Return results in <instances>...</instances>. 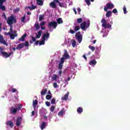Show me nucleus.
Wrapping results in <instances>:
<instances>
[{
  "instance_id": "1",
  "label": "nucleus",
  "mask_w": 130,
  "mask_h": 130,
  "mask_svg": "<svg viewBox=\"0 0 130 130\" xmlns=\"http://www.w3.org/2000/svg\"><path fill=\"white\" fill-rule=\"evenodd\" d=\"M89 27H90V20H88L87 23L84 21L80 24V28L83 31H86Z\"/></svg>"
},
{
  "instance_id": "2",
  "label": "nucleus",
  "mask_w": 130,
  "mask_h": 130,
  "mask_svg": "<svg viewBox=\"0 0 130 130\" xmlns=\"http://www.w3.org/2000/svg\"><path fill=\"white\" fill-rule=\"evenodd\" d=\"M6 21L8 25H13L14 23H16L17 22V20H16V18H15V17L13 15L8 17Z\"/></svg>"
},
{
  "instance_id": "3",
  "label": "nucleus",
  "mask_w": 130,
  "mask_h": 130,
  "mask_svg": "<svg viewBox=\"0 0 130 130\" xmlns=\"http://www.w3.org/2000/svg\"><path fill=\"white\" fill-rule=\"evenodd\" d=\"M106 6L104 8L105 12H108V10H112L114 8V5L111 3H107Z\"/></svg>"
},
{
  "instance_id": "4",
  "label": "nucleus",
  "mask_w": 130,
  "mask_h": 130,
  "mask_svg": "<svg viewBox=\"0 0 130 130\" xmlns=\"http://www.w3.org/2000/svg\"><path fill=\"white\" fill-rule=\"evenodd\" d=\"M24 46L25 47H28V46H29V42H25V43H22L18 44L16 47V49L19 50L21 48H23Z\"/></svg>"
},
{
  "instance_id": "5",
  "label": "nucleus",
  "mask_w": 130,
  "mask_h": 130,
  "mask_svg": "<svg viewBox=\"0 0 130 130\" xmlns=\"http://www.w3.org/2000/svg\"><path fill=\"white\" fill-rule=\"evenodd\" d=\"M75 37L76 40H77L79 43L82 42V40H83V36L81 35L80 31H78L76 34Z\"/></svg>"
},
{
  "instance_id": "6",
  "label": "nucleus",
  "mask_w": 130,
  "mask_h": 130,
  "mask_svg": "<svg viewBox=\"0 0 130 130\" xmlns=\"http://www.w3.org/2000/svg\"><path fill=\"white\" fill-rule=\"evenodd\" d=\"M65 60L66 59L64 58V57H62L61 58L60 62L58 64V69H59L60 70H61V69L63 68V63H64Z\"/></svg>"
},
{
  "instance_id": "7",
  "label": "nucleus",
  "mask_w": 130,
  "mask_h": 130,
  "mask_svg": "<svg viewBox=\"0 0 130 130\" xmlns=\"http://www.w3.org/2000/svg\"><path fill=\"white\" fill-rule=\"evenodd\" d=\"M48 27H49V28L53 27L54 29H55L57 27V22L56 21H52L48 24Z\"/></svg>"
},
{
  "instance_id": "8",
  "label": "nucleus",
  "mask_w": 130,
  "mask_h": 130,
  "mask_svg": "<svg viewBox=\"0 0 130 130\" xmlns=\"http://www.w3.org/2000/svg\"><path fill=\"white\" fill-rule=\"evenodd\" d=\"M65 59H70L71 58V56L69 54V52L67 50H64V54L63 55V57Z\"/></svg>"
},
{
  "instance_id": "9",
  "label": "nucleus",
  "mask_w": 130,
  "mask_h": 130,
  "mask_svg": "<svg viewBox=\"0 0 130 130\" xmlns=\"http://www.w3.org/2000/svg\"><path fill=\"white\" fill-rule=\"evenodd\" d=\"M1 52L3 56L5 57L6 58H8V57H10L12 55V54H13V53H9V54H8L7 52L1 51Z\"/></svg>"
},
{
  "instance_id": "10",
  "label": "nucleus",
  "mask_w": 130,
  "mask_h": 130,
  "mask_svg": "<svg viewBox=\"0 0 130 130\" xmlns=\"http://www.w3.org/2000/svg\"><path fill=\"white\" fill-rule=\"evenodd\" d=\"M55 3H56V0H53V2H51L49 4L50 8H52V9H56V8H57V6H56Z\"/></svg>"
},
{
  "instance_id": "11",
  "label": "nucleus",
  "mask_w": 130,
  "mask_h": 130,
  "mask_svg": "<svg viewBox=\"0 0 130 130\" xmlns=\"http://www.w3.org/2000/svg\"><path fill=\"white\" fill-rule=\"evenodd\" d=\"M21 123H22V117H19L17 118L16 122V126H20V125H21Z\"/></svg>"
},
{
  "instance_id": "12",
  "label": "nucleus",
  "mask_w": 130,
  "mask_h": 130,
  "mask_svg": "<svg viewBox=\"0 0 130 130\" xmlns=\"http://www.w3.org/2000/svg\"><path fill=\"white\" fill-rule=\"evenodd\" d=\"M17 111H18V109L14 108L13 107H12L10 109V113L12 114H16Z\"/></svg>"
},
{
  "instance_id": "13",
  "label": "nucleus",
  "mask_w": 130,
  "mask_h": 130,
  "mask_svg": "<svg viewBox=\"0 0 130 130\" xmlns=\"http://www.w3.org/2000/svg\"><path fill=\"white\" fill-rule=\"evenodd\" d=\"M66 114V110L64 109H62L58 113V116H63Z\"/></svg>"
},
{
  "instance_id": "14",
  "label": "nucleus",
  "mask_w": 130,
  "mask_h": 130,
  "mask_svg": "<svg viewBox=\"0 0 130 130\" xmlns=\"http://www.w3.org/2000/svg\"><path fill=\"white\" fill-rule=\"evenodd\" d=\"M49 38V32H47L43 35L42 39L45 40H47Z\"/></svg>"
},
{
  "instance_id": "15",
  "label": "nucleus",
  "mask_w": 130,
  "mask_h": 130,
  "mask_svg": "<svg viewBox=\"0 0 130 130\" xmlns=\"http://www.w3.org/2000/svg\"><path fill=\"white\" fill-rule=\"evenodd\" d=\"M0 43L4 44V45H8V44L5 42V40H4V37L2 35H0Z\"/></svg>"
},
{
  "instance_id": "16",
  "label": "nucleus",
  "mask_w": 130,
  "mask_h": 130,
  "mask_svg": "<svg viewBox=\"0 0 130 130\" xmlns=\"http://www.w3.org/2000/svg\"><path fill=\"white\" fill-rule=\"evenodd\" d=\"M4 3H6V2H3L0 3V10H2L3 12L6 11V7L3 5Z\"/></svg>"
},
{
  "instance_id": "17",
  "label": "nucleus",
  "mask_w": 130,
  "mask_h": 130,
  "mask_svg": "<svg viewBox=\"0 0 130 130\" xmlns=\"http://www.w3.org/2000/svg\"><path fill=\"white\" fill-rule=\"evenodd\" d=\"M37 104H38V101H37V100H34L32 102V106L35 110H36V106H37Z\"/></svg>"
},
{
  "instance_id": "18",
  "label": "nucleus",
  "mask_w": 130,
  "mask_h": 130,
  "mask_svg": "<svg viewBox=\"0 0 130 130\" xmlns=\"http://www.w3.org/2000/svg\"><path fill=\"white\" fill-rule=\"evenodd\" d=\"M27 37V34H24L19 39V41H25V38Z\"/></svg>"
},
{
  "instance_id": "19",
  "label": "nucleus",
  "mask_w": 130,
  "mask_h": 130,
  "mask_svg": "<svg viewBox=\"0 0 130 130\" xmlns=\"http://www.w3.org/2000/svg\"><path fill=\"white\" fill-rule=\"evenodd\" d=\"M6 124L7 125H9V126H10V127H14V123H13V122H12L11 120L10 121H8L6 122Z\"/></svg>"
},
{
  "instance_id": "20",
  "label": "nucleus",
  "mask_w": 130,
  "mask_h": 130,
  "mask_svg": "<svg viewBox=\"0 0 130 130\" xmlns=\"http://www.w3.org/2000/svg\"><path fill=\"white\" fill-rule=\"evenodd\" d=\"M69 98V92L67 94H66L63 96L61 98V100L63 101H67L68 100V99Z\"/></svg>"
},
{
  "instance_id": "21",
  "label": "nucleus",
  "mask_w": 130,
  "mask_h": 130,
  "mask_svg": "<svg viewBox=\"0 0 130 130\" xmlns=\"http://www.w3.org/2000/svg\"><path fill=\"white\" fill-rule=\"evenodd\" d=\"M18 36V34H10V39H12V40H14L15 39V37H17Z\"/></svg>"
},
{
  "instance_id": "22",
  "label": "nucleus",
  "mask_w": 130,
  "mask_h": 130,
  "mask_svg": "<svg viewBox=\"0 0 130 130\" xmlns=\"http://www.w3.org/2000/svg\"><path fill=\"white\" fill-rule=\"evenodd\" d=\"M46 93H47V88L42 89L41 91V95L43 96L44 95H45Z\"/></svg>"
},
{
  "instance_id": "23",
  "label": "nucleus",
  "mask_w": 130,
  "mask_h": 130,
  "mask_svg": "<svg viewBox=\"0 0 130 130\" xmlns=\"http://www.w3.org/2000/svg\"><path fill=\"white\" fill-rule=\"evenodd\" d=\"M77 112L78 113L81 114L83 112V108L79 107L77 109Z\"/></svg>"
},
{
  "instance_id": "24",
  "label": "nucleus",
  "mask_w": 130,
  "mask_h": 130,
  "mask_svg": "<svg viewBox=\"0 0 130 130\" xmlns=\"http://www.w3.org/2000/svg\"><path fill=\"white\" fill-rule=\"evenodd\" d=\"M45 126H46V123L45 122H42L41 125V129L42 130L44 129V128H45Z\"/></svg>"
},
{
  "instance_id": "25",
  "label": "nucleus",
  "mask_w": 130,
  "mask_h": 130,
  "mask_svg": "<svg viewBox=\"0 0 130 130\" xmlns=\"http://www.w3.org/2000/svg\"><path fill=\"white\" fill-rule=\"evenodd\" d=\"M42 35V30H39L38 32V34L37 35L36 37L37 38H38V39H39V38H40V37H41V35Z\"/></svg>"
},
{
  "instance_id": "26",
  "label": "nucleus",
  "mask_w": 130,
  "mask_h": 130,
  "mask_svg": "<svg viewBox=\"0 0 130 130\" xmlns=\"http://www.w3.org/2000/svg\"><path fill=\"white\" fill-rule=\"evenodd\" d=\"M35 27L36 28V30H39L40 29V25L38 22H36L35 24Z\"/></svg>"
},
{
  "instance_id": "27",
  "label": "nucleus",
  "mask_w": 130,
  "mask_h": 130,
  "mask_svg": "<svg viewBox=\"0 0 130 130\" xmlns=\"http://www.w3.org/2000/svg\"><path fill=\"white\" fill-rule=\"evenodd\" d=\"M89 64L90 66H95L97 63V61H96L95 60H92L89 62Z\"/></svg>"
},
{
  "instance_id": "28",
  "label": "nucleus",
  "mask_w": 130,
  "mask_h": 130,
  "mask_svg": "<svg viewBox=\"0 0 130 130\" xmlns=\"http://www.w3.org/2000/svg\"><path fill=\"white\" fill-rule=\"evenodd\" d=\"M44 15H40L39 16V21L40 22H41V21H43V20H44Z\"/></svg>"
},
{
  "instance_id": "29",
  "label": "nucleus",
  "mask_w": 130,
  "mask_h": 130,
  "mask_svg": "<svg viewBox=\"0 0 130 130\" xmlns=\"http://www.w3.org/2000/svg\"><path fill=\"white\" fill-rule=\"evenodd\" d=\"M37 4L38 6H43V1L41 0H37Z\"/></svg>"
},
{
  "instance_id": "30",
  "label": "nucleus",
  "mask_w": 130,
  "mask_h": 130,
  "mask_svg": "<svg viewBox=\"0 0 130 130\" xmlns=\"http://www.w3.org/2000/svg\"><path fill=\"white\" fill-rule=\"evenodd\" d=\"M56 2L57 4H58V6H59L60 8H64L63 4L60 3L59 0H56Z\"/></svg>"
},
{
  "instance_id": "31",
  "label": "nucleus",
  "mask_w": 130,
  "mask_h": 130,
  "mask_svg": "<svg viewBox=\"0 0 130 130\" xmlns=\"http://www.w3.org/2000/svg\"><path fill=\"white\" fill-rule=\"evenodd\" d=\"M51 79L52 81H56V80H57V75H56V74H53Z\"/></svg>"
},
{
  "instance_id": "32",
  "label": "nucleus",
  "mask_w": 130,
  "mask_h": 130,
  "mask_svg": "<svg viewBox=\"0 0 130 130\" xmlns=\"http://www.w3.org/2000/svg\"><path fill=\"white\" fill-rule=\"evenodd\" d=\"M112 14V12H111V11H109L107 12L106 16L107 18H109V17H110V16H111Z\"/></svg>"
},
{
  "instance_id": "33",
  "label": "nucleus",
  "mask_w": 130,
  "mask_h": 130,
  "mask_svg": "<svg viewBox=\"0 0 130 130\" xmlns=\"http://www.w3.org/2000/svg\"><path fill=\"white\" fill-rule=\"evenodd\" d=\"M56 21L58 24H62V23L63 22V21H62V19H61V18H58Z\"/></svg>"
},
{
  "instance_id": "34",
  "label": "nucleus",
  "mask_w": 130,
  "mask_h": 130,
  "mask_svg": "<svg viewBox=\"0 0 130 130\" xmlns=\"http://www.w3.org/2000/svg\"><path fill=\"white\" fill-rule=\"evenodd\" d=\"M80 29H81V27H80V26H78V25H76L74 27V31H79V30H80Z\"/></svg>"
},
{
  "instance_id": "35",
  "label": "nucleus",
  "mask_w": 130,
  "mask_h": 130,
  "mask_svg": "<svg viewBox=\"0 0 130 130\" xmlns=\"http://www.w3.org/2000/svg\"><path fill=\"white\" fill-rule=\"evenodd\" d=\"M28 9L29 10H35L37 7L36 6H34V5H31V7H28Z\"/></svg>"
},
{
  "instance_id": "36",
  "label": "nucleus",
  "mask_w": 130,
  "mask_h": 130,
  "mask_svg": "<svg viewBox=\"0 0 130 130\" xmlns=\"http://www.w3.org/2000/svg\"><path fill=\"white\" fill-rule=\"evenodd\" d=\"M51 98H52V95H51L50 94H47L46 96V99H47V100H50V99H51Z\"/></svg>"
},
{
  "instance_id": "37",
  "label": "nucleus",
  "mask_w": 130,
  "mask_h": 130,
  "mask_svg": "<svg viewBox=\"0 0 130 130\" xmlns=\"http://www.w3.org/2000/svg\"><path fill=\"white\" fill-rule=\"evenodd\" d=\"M77 22L78 24H81V23H82V22H83V18H78L77 19Z\"/></svg>"
},
{
  "instance_id": "38",
  "label": "nucleus",
  "mask_w": 130,
  "mask_h": 130,
  "mask_svg": "<svg viewBox=\"0 0 130 130\" xmlns=\"http://www.w3.org/2000/svg\"><path fill=\"white\" fill-rule=\"evenodd\" d=\"M88 47L89 49L91 50L92 51H95V47L90 45L88 46Z\"/></svg>"
},
{
  "instance_id": "39",
  "label": "nucleus",
  "mask_w": 130,
  "mask_h": 130,
  "mask_svg": "<svg viewBox=\"0 0 130 130\" xmlns=\"http://www.w3.org/2000/svg\"><path fill=\"white\" fill-rule=\"evenodd\" d=\"M54 109H55V107L54 106H52L50 108L51 112H53V111H54Z\"/></svg>"
},
{
  "instance_id": "40",
  "label": "nucleus",
  "mask_w": 130,
  "mask_h": 130,
  "mask_svg": "<svg viewBox=\"0 0 130 130\" xmlns=\"http://www.w3.org/2000/svg\"><path fill=\"white\" fill-rule=\"evenodd\" d=\"M13 12H14V13H18V12H20V8H17L15 9H14Z\"/></svg>"
},
{
  "instance_id": "41",
  "label": "nucleus",
  "mask_w": 130,
  "mask_h": 130,
  "mask_svg": "<svg viewBox=\"0 0 130 130\" xmlns=\"http://www.w3.org/2000/svg\"><path fill=\"white\" fill-rule=\"evenodd\" d=\"M45 40L43 39H42V40L39 42V44L40 45H43L44 44H45Z\"/></svg>"
},
{
  "instance_id": "42",
  "label": "nucleus",
  "mask_w": 130,
  "mask_h": 130,
  "mask_svg": "<svg viewBox=\"0 0 130 130\" xmlns=\"http://www.w3.org/2000/svg\"><path fill=\"white\" fill-rule=\"evenodd\" d=\"M26 19V14H24V15L21 18V22L23 23L25 22V19Z\"/></svg>"
},
{
  "instance_id": "43",
  "label": "nucleus",
  "mask_w": 130,
  "mask_h": 130,
  "mask_svg": "<svg viewBox=\"0 0 130 130\" xmlns=\"http://www.w3.org/2000/svg\"><path fill=\"white\" fill-rule=\"evenodd\" d=\"M85 2L87 6H90V5H91V2H90V0H85Z\"/></svg>"
},
{
  "instance_id": "44",
  "label": "nucleus",
  "mask_w": 130,
  "mask_h": 130,
  "mask_svg": "<svg viewBox=\"0 0 130 130\" xmlns=\"http://www.w3.org/2000/svg\"><path fill=\"white\" fill-rule=\"evenodd\" d=\"M123 12L124 14H126V13H127V11H126V7H125V6H124L123 8Z\"/></svg>"
},
{
  "instance_id": "45",
  "label": "nucleus",
  "mask_w": 130,
  "mask_h": 130,
  "mask_svg": "<svg viewBox=\"0 0 130 130\" xmlns=\"http://www.w3.org/2000/svg\"><path fill=\"white\" fill-rule=\"evenodd\" d=\"M45 24H46V22L45 21H42L40 24V26H41V27H43V26H44V25H45Z\"/></svg>"
},
{
  "instance_id": "46",
  "label": "nucleus",
  "mask_w": 130,
  "mask_h": 130,
  "mask_svg": "<svg viewBox=\"0 0 130 130\" xmlns=\"http://www.w3.org/2000/svg\"><path fill=\"white\" fill-rule=\"evenodd\" d=\"M51 104H55V99L53 98V99L51 100Z\"/></svg>"
},
{
  "instance_id": "47",
  "label": "nucleus",
  "mask_w": 130,
  "mask_h": 130,
  "mask_svg": "<svg viewBox=\"0 0 130 130\" xmlns=\"http://www.w3.org/2000/svg\"><path fill=\"white\" fill-rule=\"evenodd\" d=\"M76 43L77 42H76V41L74 40L72 44L73 47H75V46H76Z\"/></svg>"
},
{
  "instance_id": "48",
  "label": "nucleus",
  "mask_w": 130,
  "mask_h": 130,
  "mask_svg": "<svg viewBox=\"0 0 130 130\" xmlns=\"http://www.w3.org/2000/svg\"><path fill=\"white\" fill-rule=\"evenodd\" d=\"M21 109H22V105H18L17 108V110H21Z\"/></svg>"
},
{
  "instance_id": "49",
  "label": "nucleus",
  "mask_w": 130,
  "mask_h": 130,
  "mask_svg": "<svg viewBox=\"0 0 130 130\" xmlns=\"http://www.w3.org/2000/svg\"><path fill=\"white\" fill-rule=\"evenodd\" d=\"M53 87L54 88H57V87H58V85H57V83L56 82H54L53 83Z\"/></svg>"
},
{
  "instance_id": "50",
  "label": "nucleus",
  "mask_w": 130,
  "mask_h": 130,
  "mask_svg": "<svg viewBox=\"0 0 130 130\" xmlns=\"http://www.w3.org/2000/svg\"><path fill=\"white\" fill-rule=\"evenodd\" d=\"M10 33H12V32H13V26H12V25H10Z\"/></svg>"
},
{
  "instance_id": "51",
  "label": "nucleus",
  "mask_w": 130,
  "mask_h": 130,
  "mask_svg": "<svg viewBox=\"0 0 130 130\" xmlns=\"http://www.w3.org/2000/svg\"><path fill=\"white\" fill-rule=\"evenodd\" d=\"M61 74H62V71H61V70H60L58 71V76H59V77H61Z\"/></svg>"
},
{
  "instance_id": "52",
  "label": "nucleus",
  "mask_w": 130,
  "mask_h": 130,
  "mask_svg": "<svg viewBox=\"0 0 130 130\" xmlns=\"http://www.w3.org/2000/svg\"><path fill=\"white\" fill-rule=\"evenodd\" d=\"M17 89H16V88H12V92H13V93H16V92H17Z\"/></svg>"
},
{
  "instance_id": "53",
  "label": "nucleus",
  "mask_w": 130,
  "mask_h": 130,
  "mask_svg": "<svg viewBox=\"0 0 130 130\" xmlns=\"http://www.w3.org/2000/svg\"><path fill=\"white\" fill-rule=\"evenodd\" d=\"M77 11L78 12V15H81V8H80V7L77 8Z\"/></svg>"
},
{
  "instance_id": "54",
  "label": "nucleus",
  "mask_w": 130,
  "mask_h": 130,
  "mask_svg": "<svg viewBox=\"0 0 130 130\" xmlns=\"http://www.w3.org/2000/svg\"><path fill=\"white\" fill-rule=\"evenodd\" d=\"M76 32L75 31V30H73V29H70V33H71V34H75Z\"/></svg>"
},
{
  "instance_id": "55",
  "label": "nucleus",
  "mask_w": 130,
  "mask_h": 130,
  "mask_svg": "<svg viewBox=\"0 0 130 130\" xmlns=\"http://www.w3.org/2000/svg\"><path fill=\"white\" fill-rule=\"evenodd\" d=\"M45 104L47 106H48V107L50 106V102H47V101L46 102Z\"/></svg>"
},
{
  "instance_id": "56",
  "label": "nucleus",
  "mask_w": 130,
  "mask_h": 130,
  "mask_svg": "<svg viewBox=\"0 0 130 130\" xmlns=\"http://www.w3.org/2000/svg\"><path fill=\"white\" fill-rule=\"evenodd\" d=\"M31 38L32 39L33 42H35L36 41V39L37 38V37L36 38H34V37L31 36Z\"/></svg>"
},
{
  "instance_id": "57",
  "label": "nucleus",
  "mask_w": 130,
  "mask_h": 130,
  "mask_svg": "<svg viewBox=\"0 0 130 130\" xmlns=\"http://www.w3.org/2000/svg\"><path fill=\"white\" fill-rule=\"evenodd\" d=\"M101 22L103 24L105 23H106V19H102L101 20Z\"/></svg>"
},
{
  "instance_id": "58",
  "label": "nucleus",
  "mask_w": 130,
  "mask_h": 130,
  "mask_svg": "<svg viewBox=\"0 0 130 130\" xmlns=\"http://www.w3.org/2000/svg\"><path fill=\"white\" fill-rule=\"evenodd\" d=\"M112 12L114 14H116V13H117V10L116 9H114L113 10Z\"/></svg>"
},
{
  "instance_id": "59",
  "label": "nucleus",
  "mask_w": 130,
  "mask_h": 130,
  "mask_svg": "<svg viewBox=\"0 0 130 130\" xmlns=\"http://www.w3.org/2000/svg\"><path fill=\"white\" fill-rule=\"evenodd\" d=\"M107 24L106 23H103L102 24V27H104V28H106Z\"/></svg>"
},
{
  "instance_id": "60",
  "label": "nucleus",
  "mask_w": 130,
  "mask_h": 130,
  "mask_svg": "<svg viewBox=\"0 0 130 130\" xmlns=\"http://www.w3.org/2000/svg\"><path fill=\"white\" fill-rule=\"evenodd\" d=\"M11 32H5V35H6V36H8V35H9L10 36L11 35Z\"/></svg>"
},
{
  "instance_id": "61",
  "label": "nucleus",
  "mask_w": 130,
  "mask_h": 130,
  "mask_svg": "<svg viewBox=\"0 0 130 130\" xmlns=\"http://www.w3.org/2000/svg\"><path fill=\"white\" fill-rule=\"evenodd\" d=\"M68 81H71V77H68L67 79H65V83H67Z\"/></svg>"
},
{
  "instance_id": "62",
  "label": "nucleus",
  "mask_w": 130,
  "mask_h": 130,
  "mask_svg": "<svg viewBox=\"0 0 130 130\" xmlns=\"http://www.w3.org/2000/svg\"><path fill=\"white\" fill-rule=\"evenodd\" d=\"M107 28H111V24L108 23L107 24Z\"/></svg>"
},
{
  "instance_id": "63",
  "label": "nucleus",
  "mask_w": 130,
  "mask_h": 130,
  "mask_svg": "<svg viewBox=\"0 0 130 130\" xmlns=\"http://www.w3.org/2000/svg\"><path fill=\"white\" fill-rule=\"evenodd\" d=\"M39 44V41H35V45H38Z\"/></svg>"
},
{
  "instance_id": "64",
  "label": "nucleus",
  "mask_w": 130,
  "mask_h": 130,
  "mask_svg": "<svg viewBox=\"0 0 130 130\" xmlns=\"http://www.w3.org/2000/svg\"><path fill=\"white\" fill-rule=\"evenodd\" d=\"M73 11H74L75 15H77V14H78V13L77 12V10H76L75 8L73 9Z\"/></svg>"
}]
</instances>
